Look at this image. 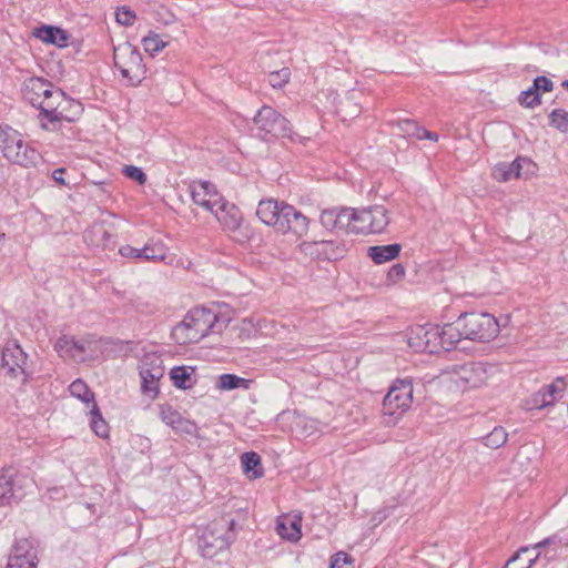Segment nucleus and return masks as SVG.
<instances>
[{"label": "nucleus", "mask_w": 568, "mask_h": 568, "mask_svg": "<svg viewBox=\"0 0 568 568\" xmlns=\"http://www.w3.org/2000/svg\"><path fill=\"white\" fill-rule=\"evenodd\" d=\"M361 105L354 100L353 97H347L338 104L337 112L343 119H353L361 114Z\"/></svg>", "instance_id": "obj_38"}, {"label": "nucleus", "mask_w": 568, "mask_h": 568, "mask_svg": "<svg viewBox=\"0 0 568 568\" xmlns=\"http://www.w3.org/2000/svg\"><path fill=\"white\" fill-rule=\"evenodd\" d=\"M38 106L41 126L44 130L55 129L54 124L62 121L72 122L80 115L82 108L79 102L68 98L63 91L52 87Z\"/></svg>", "instance_id": "obj_3"}, {"label": "nucleus", "mask_w": 568, "mask_h": 568, "mask_svg": "<svg viewBox=\"0 0 568 568\" xmlns=\"http://www.w3.org/2000/svg\"><path fill=\"white\" fill-rule=\"evenodd\" d=\"M233 519L220 518L210 523L203 530L199 547L204 557L213 558L231 544Z\"/></svg>", "instance_id": "obj_9"}, {"label": "nucleus", "mask_w": 568, "mask_h": 568, "mask_svg": "<svg viewBox=\"0 0 568 568\" xmlns=\"http://www.w3.org/2000/svg\"><path fill=\"white\" fill-rule=\"evenodd\" d=\"M4 237V233L0 232V241Z\"/></svg>", "instance_id": "obj_54"}, {"label": "nucleus", "mask_w": 568, "mask_h": 568, "mask_svg": "<svg viewBox=\"0 0 568 568\" xmlns=\"http://www.w3.org/2000/svg\"><path fill=\"white\" fill-rule=\"evenodd\" d=\"M254 124L260 132L264 133V139L270 135L272 138L293 140V132L288 120L271 106L264 105L258 110L254 116Z\"/></svg>", "instance_id": "obj_12"}, {"label": "nucleus", "mask_w": 568, "mask_h": 568, "mask_svg": "<svg viewBox=\"0 0 568 568\" xmlns=\"http://www.w3.org/2000/svg\"><path fill=\"white\" fill-rule=\"evenodd\" d=\"M241 463L244 474L250 479L261 478L264 474L261 457L255 452L244 453L241 456Z\"/></svg>", "instance_id": "obj_31"}, {"label": "nucleus", "mask_w": 568, "mask_h": 568, "mask_svg": "<svg viewBox=\"0 0 568 568\" xmlns=\"http://www.w3.org/2000/svg\"><path fill=\"white\" fill-rule=\"evenodd\" d=\"M535 166L534 162L527 158H517L511 163H499L494 166L491 176L498 182H507L511 179H519L523 176L524 168Z\"/></svg>", "instance_id": "obj_21"}, {"label": "nucleus", "mask_w": 568, "mask_h": 568, "mask_svg": "<svg viewBox=\"0 0 568 568\" xmlns=\"http://www.w3.org/2000/svg\"><path fill=\"white\" fill-rule=\"evenodd\" d=\"M534 90H536L539 94L541 92H550L554 89V83L547 77H537L532 83Z\"/></svg>", "instance_id": "obj_46"}, {"label": "nucleus", "mask_w": 568, "mask_h": 568, "mask_svg": "<svg viewBox=\"0 0 568 568\" xmlns=\"http://www.w3.org/2000/svg\"><path fill=\"white\" fill-rule=\"evenodd\" d=\"M540 556V551L532 555L529 547H523L506 562L504 568H532Z\"/></svg>", "instance_id": "obj_27"}, {"label": "nucleus", "mask_w": 568, "mask_h": 568, "mask_svg": "<svg viewBox=\"0 0 568 568\" xmlns=\"http://www.w3.org/2000/svg\"><path fill=\"white\" fill-rule=\"evenodd\" d=\"M549 125L560 133H568V110L562 108L554 109L549 115Z\"/></svg>", "instance_id": "obj_37"}, {"label": "nucleus", "mask_w": 568, "mask_h": 568, "mask_svg": "<svg viewBox=\"0 0 568 568\" xmlns=\"http://www.w3.org/2000/svg\"><path fill=\"white\" fill-rule=\"evenodd\" d=\"M70 394L77 399L81 400L87 407L92 408L95 397L93 392L82 379L73 381L69 386Z\"/></svg>", "instance_id": "obj_32"}, {"label": "nucleus", "mask_w": 568, "mask_h": 568, "mask_svg": "<svg viewBox=\"0 0 568 568\" xmlns=\"http://www.w3.org/2000/svg\"><path fill=\"white\" fill-rule=\"evenodd\" d=\"M116 21L122 26H131L135 20V14L128 8L119 9L115 13Z\"/></svg>", "instance_id": "obj_45"}, {"label": "nucleus", "mask_w": 568, "mask_h": 568, "mask_svg": "<svg viewBox=\"0 0 568 568\" xmlns=\"http://www.w3.org/2000/svg\"><path fill=\"white\" fill-rule=\"evenodd\" d=\"M354 209H327L321 214V224L327 230H346L353 233Z\"/></svg>", "instance_id": "obj_19"}, {"label": "nucleus", "mask_w": 568, "mask_h": 568, "mask_svg": "<svg viewBox=\"0 0 568 568\" xmlns=\"http://www.w3.org/2000/svg\"><path fill=\"white\" fill-rule=\"evenodd\" d=\"M105 342L101 338H74L62 336L54 344L61 357H68L78 363L95 361L103 355Z\"/></svg>", "instance_id": "obj_7"}, {"label": "nucleus", "mask_w": 568, "mask_h": 568, "mask_svg": "<svg viewBox=\"0 0 568 568\" xmlns=\"http://www.w3.org/2000/svg\"><path fill=\"white\" fill-rule=\"evenodd\" d=\"M414 387L409 378L396 379L383 400V415L388 425L397 424L413 404Z\"/></svg>", "instance_id": "obj_6"}, {"label": "nucleus", "mask_w": 568, "mask_h": 568, "mask_svg": "<svg viewBox=\"0 0 568 568\" xmlns=\"http://www.w3.org/2000/svg\"><path fill=\"white\" fill-rule=\"evenodd\" d=\"M508 433L504 427L497 426L481 438L483 444L490 449H498L506 444Z\"/></svg>", "instance_id": "obj_36"}, {"label": "nucleus", "mask_w": 568, "mask_h": 568, "mask_svg": "<svg viewBox=\"0 0 568 568\" xmlns=\"http://www.w3.org/2000/svg\"><path fill=\"white\" fill-rule=\"evenodd\" d=\"M64 173H65V169H63V168H59V169H57V170H54V171L52 172V178H53V180H54L58 184H60V185H67L65 180H64V178H63Z\"/></svg>", "instance_id": "obj_52"}, {"label": "nucleus", "mask_w": 568, "mask_h": 568, "mask_svg": "<svg viewBox=\"0 0 568 568\" xmlns=\"http://www.w3.org/2000/svg\"><path fill=\"white\" fill-rule=\"evenodd\" d=\"M113 60L121 75L132 85L139 84L145 75V67L139 50L129 42L114 47Z\"/></svg>", "instance_id": "obj_10"}, {"label": "nucleus", "mask_w": 568, "mask_h": 568, "mask_svg": "<svg viewBox=\"0 0 568 568\" xmlns=\"http://www.w3.org/2000/svg\"><path fill=\"white\" fill-rule=\"evenodd\" d=\"M291 77V72L287 68H283L280 71L272 72L268 78V82L273 88L284 87Z\"/></svg>", "instance_id": "obj_42"}, {"label": "nucleus", "mask_w": 568, "mask_h": 568, "mask_svg": "<svg viewBox=\"0 0 568 568\" xmlns=\"http://www.w3.org/2000/svg\"><path fill=\"white\" fill-rule=\"evenodd\" d=\"M438 352L442 349H450L456 343L460 341V338H464L462 335V329H459L458 320L455 324H446L444 326L438 325Z\"/></svg>", "instance_id": "obj_26"}, {"label": "nucleus", "mask_w": 568, "mask_h": 568, "mask_svg": "<svg viewBox=\"0 0 568 568\" xmlns=\"http://www.w3.org/2000/svg\"><path fill=\"white\" fill-rule=\"evenodd\" d=\"M329 568H354V559L344 551H338L332 558Z\"/></svg>", "instance_id": "obj_44"}, {"label": "nucleus", "mask_w": 568, "mask_h": 568, "mask_svg": "<svg viewBox=\"0 0 568 568\" xmlns=\"http://www.w3.org/2000/svg\"><path fill=\"white\" fill-rule=\"evenodd\" d=\"M320 245L322 246V250L324 252H327V248H332V253L331 255L328 256L329 258H338L339 256H342L343 252H344V248L343 247H339V246H334V244L329 241H323L320 243Z\"/></svg>", "instance_id": "obj_50"}, {"label": "nucleus", "mask_w": 568, "mask_h": 568, "mask_svg": "<svg viewBox=\"0 0 568 568\" xmlns=\"http://www.w3.org/2000/svg\"><path fill=\"white\" fill-rule=\"evenodd\" d=\"M122 172L126 178L138 182L140 185H143L146 182V174L139 166L125 165Z\"/></svg>", "instance_id": "obj_43"}, {"label": "nucleus", "mask_w": 568, "mask_h": 568, "mask_svg": "<svg viewBox=\"0 0 568 568\" xmlns=\"http://www.w3.org/2000/svg\"><path fill=\"white\" fill-rule=\"evenodd\" d=\"M405 275V268L402 264H394L388 273L387 278L388 281L396 283L397 281L402 280Z\"/></svg>", "instance_id": "obj_49"}, {"label": "nucleus", "mask_w": 568, "mask_h": 568, "mask_svg": "<svg viewBox=\"0 0 568 568\" xmlns=\"http://www.w3.org/2000/svg\"><path fill=\"white\" fill-rule=\"evenodd\" d=\"M439 139L437 133L430 132L426 130L425 128L420 126L417 140H430L434 142H437Z\"/></svg>", "instance_id": "obj_51"}, {"label": "nucleus", "mask_w": 568, "mask_h": 568, "mask_svg": "<svg viewBox=\"0 0 568 568\" xmlns=\"http://www.w3.org/2000/svg\"><path fill=\"white\" fill-rule=\"evenodd\" d=\"M257 219L277 233L302 237L308 230V219L293 205L275 199L261 200L256 207Z\"/></svg>", "instance_id": "obj_1"}, {"label": "nucleus", "mask_w": 568, "mask_h": 568, "mask_svg": "<svg viewBox=\"0 0 568 568\" xmlns=\"http://www.w3.org/2000/svg\"><path fill=\"white\" fill-rule=\"evenodd\" d=\"M190 193L193 203L210 213L224 200L215 185L206 181L193 182L190 185Z\"/></svg>", "instance_id": "obj_18"}, {"label": "nucleus", "mask_w": 568, "mask_h": 568, "mask_svg": "<svg viewBox=\"0 0 568 568\" xmlns=\"http://www.w3.org/2000/svg\"><path fill=\"white\" fill-rule=\"evenodd\" d=\"M169 44L168 40H164L160 34L154 31H149V33L142 38V45L144 51L154 57L159 52H161Z\"/></svg>", "instance_id": "obj_35"}, {"label": "nucleus", "mask_w": 568, "mask_h": 568, "mask_svg": "<svg viewBox=\"0 0 568 568\" xmlns=\"http://www.w3.org/2000/svg\"><path fill=\"white\" fill-rule=\"evenodd\" d=\"M440 381L454 390L465 392L485 385L488 372L483 363L470 362L447 368L442 373Z\"/></svg>", "instance_id": "obj_4"}, {"label": "nucleus", "mask_w": 568, "mask_h": 568, "mask_svg": "<svg viewBox=\"0 0 568 568\" xmlns=\"http://www.w3.org/2000/svg\"><path fill=\"white\" fill-rule=\"evenodd\" d=\"M226 325L227 321L221 320L213 311L195 307L173 328L172 337L180 345L197 343L210 333L222 332Z\"/></svg>", "instance_id": "obj_2"}, {"label": "nucleus", "mask_w": 568, "mask_h": 568, "mask_svg": "<svg viewBox=\"0 0 568 568\" xmlns=\"http://www.w3.org/2000/svg\"><path fill=\"white\" fill-rule=\"evenodd\" d=\"M159 409H160V417L165 425L172 427L174 430L182 433V434H187V435L195 434L196 425L193 422L184 418L172 406L162 404V405H160Z\"/></svg>", "instance_id": "obj_22"}, {"label": "nucleus", "mask_w": 568, "mask_h": 568, "mask_svg": "<svg viewBox=\"0 0 568 568\" xmlns=\"http://www.w3.org/2000/svg\"><path fill=\"white\" fill-rule=\"evenodd\" d=\"M39 551L34 544L27 539H18L8 558L6 568H38Z\"/></svg>", "instance_id": "obj_17"}, {"label": "nucleus", "mask_w": 568, "mask_h": 568, "mask_svg": "<svg viewBox=\"0 0 568 568\" xmlns=\"http://www.w3.org/2000/svg\"><path fill=\"white\" fill-rule=\"evenodd\" d=\"M28 355L16 341H9L1 349V367L11 378L26 376Z\"/></svg>", "instance_id": "obj_16"}, {"label": "nucleus", "mask_w": 568, "mask_h": 568, "mask_svg": "<svg viewBox=\"0 0 568 568\" xmlns=\"http://www.w3.org/2000/svg\"><path fill=\"white\" fill-rule=\"evenodd\" d=\"M142 393L154 399L159 395V381L164 376L163 359L156 353L145 354L139 365Z\"/></svg>", "instance_id": "obj_14"}, {"label": "nucleus", "mask_w": 568, "mask_h": 568, "mask_svg": "<svg viewBox=\"0 0 568 568\" xmlns=\"http://www.w3.org/2000/svg\"><path fill=\"white\" fill-rule=\"evenodd\" d=\"M390 223V212L383 205L354 209L353 233L381 234Z\"/></svg>", "instance_id": "obj_11"}, {"label": "nucleus", "mask_w": 568, "mask_h": 568, "mask_svg": "<svg viewBox=\"0 0 568 568\" xmlns=\"http://www.w3.org/2000/svg\"><path fill=\"white\" fill-rule=\"evenodd\" d=\"M90 425L91 429L101 438H108L110 435V427L97 405L93 403V407L90 408Z\"/></svg>", "instance_id": "obj_34"}, {"label": "nucleus", "mask_w": 568, "mask_h": 568, "mask_svg": "<svg viewBox=\"0 0 568 568\" xmlns=\"http://www.w3.org/2000/svg\"><path fill=\"white\" fill-rule=\"evenodd\" d=\"M459 329L466 339L487 343L500 332L497 318L485 312L464 313L458 317Z\"/></svg>", "instance_id": "obj_5"}, {"label": "nucleus", "mask_w": 568, "mask_h": 568, "mask_svg": "<svg viewBox=\"0 0 568 568\" xmlns=\"http://www.w3.org/2000/svg\"><path fill=\"white\" fill-rule=\"evenodd\" d=\"M276 532L281 538L296 542L302 537V517L300 515H282L276 521Z\"/></svg>", "instance_id": "obj_24"}, {"label": "nucleus", "mask_w": 568, "mask_h": 568, "mask_svg": "<svg viewBox=\"0 0 568 568\" xmlns=\"http://www.w3.org/2000/svg\"><path fill=\"white\" fill-rule=\"evenodd\" d=\"M438 325L427 324L410 328L406 335L408 346L417 353H438Z\"/></svg>", "instance_id": "obj_15"}, {"label": "nucleus", "mask_w": 568, "mask_h": 568, "mask_svg": "<svg viewBox=\"0 0 568 568\" xmlns=\"http://www.w3.org/2000/svg\"><path fill=\"white\" fill-rule=\"evenodd\" d=\"M561 87L568 90V80L562 81Z\"/></svg>", "instance_id": "obj_53"}, {"label": "nucleus", "mask_w": 568, "mask_h": 568, "mask_svg": "<svg viewBox=\"0 0 568 568\" xmlns=\"http://www.w3.org/2000/svg\"><path fill=\"white\" fill-rule=\"evenodd\" d=\"M34 37L45 43L55 44L60 48L67 45L68 37L63 30L55 27H41L34 31Z\"/></svg>", "instance_id": "obj_30"}, {"label": "nucleus", "mask_w": 568, "mask_h": 568, "mask_svg": "<svg viewBox=\"0 0 568 568\" xmlns=\"http://www.w3.org/2000/svg\"><path fill=\"white\" fill-rule=\"evenodd\" d=\"M390 125L395 126L398 133L404 138H416L420 126L413 120H398L390 122Z\"/></svg>", "instance_id": "obj_40"}, {"label": "nucleus", "mask_w": 568, "mask_h": 568, "mask_svg": "<svg viewBox=\"0 0 568 568\" xmlns=\"http://www.w3.org/2000/svg\"><path fill=\"white\" fill-rule=\"evenodd\" d=\"M211 214L214 215L223 231L232 234L237 241L243 242L250 237V231L243 226V215L236 205L224 199Z\"/></svg>", "instance_id": "obj_13"}, {"label": "nucleus", "mask_w": 568, "mask_h": 568, "mask_svg": "<svg viewBox=\"0 0 568 568\" xmlns=\"http://www.w3.org/2000/svg\"><path fill=\"white\" fill-rule=\"evenodd\" d=\"M402 251V245L394 243L388 245H376L367 248V256L376 264H383L395 260Z\"/></svg>", "instance_id": "obj_25"}, {"label": "nucleus", "mask_w": 568, "mask_h": 568, "mask_svg": "<svg viewBox=\"0 0 568 568\" xmlns=\"http://www.w3.org/2000/svg\"><path fill=\"white\" fill-rule=\"evenodd\" d=\"M53 85L42 78L32 77L22 85V94L26 101L38 108Z\"/></svg>", "instance_id": "obj_23"}, {"label": "nucleus", "mask_w": 568, "mask_h": 568, "mask_svg": "<svg viewBox=\"0 0 568 568\" xmlns=\"http://www.w3.org/2000/svg\"><path fill=\"white\" fill-rule=\"evenodd\" d=\"M566 381L564 377H557L554 383L544 386L532 396V407L541 409L552 405L557 398L561 397L566 390Z\"/></svg>", "instance_id": "obj_20"}, {"label": "nucleus", "mask_w": 568, "mask_h": 568, "mask_svg": "<svg viewBox=\"0 0 568 568\" xmlns=\"http://www.w3.org/2000/svg\"><path fill=\"white\" fill-rule=\"evenodd\" d=\"M119 253L123 257L143 260V254L141 253V248H135L131 245L121 246L119 250Z\"/></svg>", "instance_id": "obj_48"}, {"label": "nucleus", "mask_w": 568, "mask_h": 568, "mask_svg": "<svg viewBox=\"0 0 568 568\" xmlns=\"http://www.w3.org/2000/svg\"><path fill=\"white\" fill-rule=\"evenodd\" d=\"M518 101L525 108H535L541 103V98L531 85L519 94Z\"/></svg>", "instance_id": "obj_41"}, {"label": "nucleus", "mask_w": 568, "mask_h": 568, "mask_svg": "<svg viewBox=\"0 0 568 568\" xmlns=\"http://www.w3.org/2000/svg\"><path fill=\"white\" fill-rule=\"evenodd\" d=\"M143 261L159 262L164 261L168 247L162 241H149L142 248Z\"/></svg>", "instance_id": "obj_33"}, {"label": "nucleus", "mask_w": 568, "mask_h": 568, "mask_svg": "<svg viewBox=\"0 0 568 568\" xmlns=\"http://www.w3.org/2000/svg\"><path fill=\"white\" fill-rule=\"evenodd\" d=\"M253 381L240 377L235 374H222L217 377L215 387L221 392L233 390L235 388L250 389Z\"/></svg>", "instance_id": "obj_29"}, {"label": "nucleus", "mask_w": 568, "mask_h": 568, "mask_svg": "<svg viewBox=\"0 0 568 568\" xmlns=\"http://www.w3.org/2000/svg\"><path fill=\"white\" fill-rule=\"evenodd\" d=\"M555 544H564L567 546L568 541L564 540L559 535H554L551 537L545 538L544 540L535 544L530 549L532 551V550L540 549L542 547H546L549 545H555Z\"/></svg>", "instance_id": "obj_47"}, {"label": "nucleus", "mask_w": 568, "mask_h": 568, "mask_svg": "<svg viewBox=\"0 0 568 568\" xmlns=\"http://www.w3.org/2000/svg\"><path fill=\"white\" fill-rule=\"evenodd\" d=\"M0 149L4 158L12 163L30 166L36 164L39 154L22 139V135L10 126L0 125Z\"/></svg>", "instance_id": "obj_8"}, {"label": "nucleus", "mask_w": 568, "mask_h": 568, "mask_svg": "<svg viewBox=\"0 0 568 568\" xmlns=\"http://www.w3.org/2000/svg\"><path fill=\"white\" fill-rule=\"evenodd\" d=\"M195 369L191 366H175L170 372L173 385L181 389H190L195 384Z\"/></svg>", "instance_id": "obj_28"}, {"label": "nucleus", "mask_w": 568, "mask_h": 568, "mask_svg": "<svg viewBox=\"0 0 568 568\" xmlns=\"http://www.w3.org/2000/svg\"><path fill=\"white\" fill-rule=\"evenodd\" d=\"M13 497V481L11 476L0 473V507L10 503Z\"/></svg>", "instance_id": "obj_39"}]
</instances>
